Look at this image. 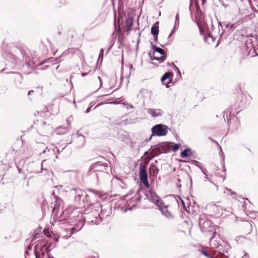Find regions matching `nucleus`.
Wrapping results in <instances>:
<instances>
[{
	"mask_svg": "<svg viewBox=\"0 0 258 258\" xmlns=\"http://www.w3.org/2000/svg\"><path fill=\"white\" fill-rule=\"evenodd\" d=\"M37 148L39 151H40L39 154L45 153L46 152L45 149L47 148L44 143H39L37 145Z\"/></svg>",
	"mask_w": 258,
	"mask_h": 258,
	"instance_id": "18",
	"label": "nucleus"
},
{
	"mask_svg": "<svg viewBox=\"0 0 258 258\" xmlns=\"http://www.w3.org/2000/svg\"><path fill=\"white\" fill-rule=\"evenodd\" d=\"M147 112L154 117L161 116L163 112L160 109H148Z\"/></svg>",
	"mask_w": 258,
	"mask_h": 258,
	"instance_id": "11",
	"label": "nucleus"
},
{
	"mask_svg": "<svg viewBox=\"0 0 258 258\" xmlns=\"http://www.w3.org/2000/svg\"><path fill=\"white\" fill-rule=\"evenodd\" d=\"M162 214L168 218H171L173 217V215L170 212H169L167 208V206H163V204L159 207Z\"/></svg>",
	"mask_w": 258,
	"mask_h": 258,
	"instance_id": "10",
	"label": "nucleus"
},
{
	"mask_svg": "<svg viewBox=\"0 0 258 258\" xmlns=\"http://www.w3.org/2000/svg\"><path fill=\"white\" fill-rule=\"evenodd\" d=\"M12 74L14 75L15 78L16 79H21V76L20 74H19L18 73H15V72H13V73H12Z\"/></svg>",
	"mask_w": 258,
	"mask_h": 258,
	"instance_id": "22",
	"label": "nucleus"
},
{
	"mask_svg": "<svg viewBox=\"0 0 258 258\" xmlns=\"http://www.w3.org/2000/svg\"><path fill=\"white\" fill-rule=\"evenodd\" d=\"M45 161H46V160H43V161L42 162V163H41V164L40 166H41V170H43V169H43V164H44V163L45 162Z\"/></svg>",
	"mask_w": 258,
	"mask_h": 258,
	"instance_id": "29",
	"label": "nucleus"
},
{
	"mask_svg": "<svg viewBox=\"0 0 258 258\" xmlns=\"http://www.w3.org/2000/svg\"><path fill=\"white\" fill-rule=\"evenodd\" d=\"M87 75V73H83L82 74V76H83V77H85Z\"/></svg>",
	"mask_w": 258,
	"mask_h": 258,
	"instance_id": "36",
	"label": "nucleus"
},
{
	"mask_svg": "<svg viewBox=\"0 0 258 258\" xmlns=\"http://www.w3.org/2000/svg\"><path fill=\"white\" fill-rule=\"evenodd\" d=\"M27 256L29 257V258H32V256H31V254H29V256L28 255V254H27V251H26V254H25V258H27Z\"/></svg>",
	"mask_w": 258,
	"mask_h": 258,
	"instance_id": "32",
	"label": "nucleus"
},
{
	"mask_svg": "<svg viewBox=\"0 0 258 258\" xmlns=\"http://www.w3.org/2000/svg\"><path fill=\"white\" fill-rule=\"evenodd\" d=\"M112 183L114 185H118L122 189H125L127 187V184L125 182V179H123L115 177L112 179Z\"/></svg>",
	"mask_w": 258,
	"mask_h": 258,
	"instance_id": "8",
	"label": "nucleus"
},
{
	"mask_svg": "<svg viewBox=\"0 0 258 258\" xmlns=\"http://www.w3.org/2000/svg\"><path fill=\"white\" fill-rule=\"evenodd\" d=\"M211 38H212V41H214L213 38H212V37H211Z\"/></svg>",
	"mask_w": 258,
	"mask_h": 258,
	"instance_id": "46",
	"label": "nucleus"
},
{
	"mask_svg": "<svg viewBox=\"0 0 258 258\" xmlns=\"http://www.w3.org/2000/svg\"><path fill=\"white\" fill-rule=\"evenodd\" d=\"M202 172H203V173L204 174H205V175H207V171H206V170H202Z\"/></svg>",
	"mask_w": 258,
	"mask_h": 258,
	"instance_id": "37",
	"label": "nucleus"
},
{
	"mask_svg": "<svg viewBox=\"0 0 258 258\" xmlns=\"http://www.w3.org/2000/svg\"><path fill=\"white\" fill-rule=\"evenodd\" d=\"M152 170L153 171V172L154 173H156V174H157L158 172V169L157 167H156L155 166H153V168H152Z\"/></svg>",
	"mask_w": 258,
	"mask_h": 258,
	"instance_id": "26",
	"label": "nucleus"
},
{
	"mask_svg": "<svg viewBox=\"0 0 258 258\" xmlns=\"http://www.w3.org/2000/svg\"><path fill=\"white\" fill-rule=\"evenodd\" d=\"M202 253L207 257H209V253L206 251H202Z\"/></svg>",
	"mask_w": 258,
	"mask_h": 258,
	"instance_id": "27",
	"label": "nucleus"
},
{
	"mask_svg": "<svg viewBox=\"0 0 258 258\" xmlns=\"http://www.w3.org/2000/svg\"><path fill=\"white\" fill-rule=\"evenodd\" d=\"M74 212V208L70 206L64 210L60 215V220L63 221L67 220L71 217V215L73 214Z\"/></svg>",
	"mask_w": 258,
	"mask_h": 258,
	"instance_id": "7",
	"label": "nucleus"
},
{
	"mask_svg": "<svg viewBox=\"0 0 258 258\" xmlns=\"http://www.w3.org/2000/svg\"><path fill=\"white\" fill-rule=\"evenodd\" d=\"M174 69L175 71H177L178 73H179V74L180 73L179 70L176 66H174Z\"/></svg>",
	"mask_w": 258,
	"mask_h": 258,
	"instance_id": "28",
	"label": "nucleus"
},
{
	"mask_svg": "<svg viewBox=\"0 0 258 258\" xmlns=\"http://www.w3.org/2000/svg\"><path fill=\"white\" fill-rule=\"evenodd\" d=\"M222 6H223L225 8L227 7V5H225L224 4H222Z\"/></svg>",
	"mask_w": 258,
	"mask_h": 258,
	"instance_id": "41",
	"label": "nucleus"
},
{
	"mask_svg": "<svg viewBox=\"0 0 258 258\" xmlns=\"http://www.w3.org/2000/svg\"><path fill=\"white\" fill-rule=\"evenodd\" d=\"M199 225L203 232H212L215 226L208 220H204L202 217L199 219Z\"/></svg>",
	"mask_w": 258,
	"mask_h": 258,
	"instance_id": "3",
	"label": "nucleus"
},
{
	"mask_svg": "<svg viewBox=\"0 0 258 258\" xmlns=\"http://www.w3.org/2000/svg\"><path fill=\"white\" fill-rule=\"evenodd\" d=\"M179 15L178 14H176V19H175V25H176V24L177 23H179ZM175 27V26H174V27Z\"/></svg>",
	"mask_w": 258,
	"mask_h": 258,
	"instance_id": "24",
	"label": "nucleus"
},
{
	"mask_svg": "<svg viewBox=\"0 0 258 258\" xmlns=\"http://www.w3.org/2000/svg\"><path fill=\"white\" fill-rule=\"evenodd\" d=\"M90 107H89L86 111V113H88L90 111Z\"/></svg>",
	"mask_w": 258,
	"mask_h": 258,
	"instance_id": "39",
	"label": "nucleus"
},
{
	"mask_svg": "<svg viewBox=\"0 0 258 258\" xmlns=\"http://www.w3.org/2000/svg\"><path fill=\"white\" fill-rule=\"evenodd\" d=\"M210 209L217 216H222L224 214V211H226V209L223 207L215 204L210 205Z\"/></svg>",
	"mask_w": 258,
	"mask_h": 258,
	"instance_id": "6",
	"label": "nucleus"
},
{
	"mask_svg": "<svg viewBox=\"0 0 258 258\" xmlns=\"http://www.w3.org/2000/svg\"><path fill=\"white\" fill-rule=\"evenodd\" d=\"M192 155V152L191 150L187 148L186 149L184 150L181 153V156L182 157H189Z\"/></svg>",
	"mask_w": 258,
	"mask_h": 258,
	"instance_id": "17",
	"label": "nucleus"
},
{
	"mask_svg": "<svg viewBox=\"0 0 258 258\" xmlns=\"http://www.w3.org/2000/svg\"><path fill=\"white\" fill-rule=\"evenodd\" d=\"M153 136H152V135L150 136V137L148 139H147V140H146V141H147V142L150 141L151 140V139H152V137H153Z\"/></svg>",
	"mask_w": 258,
	"mask_h": 258,
	"instance_id": "33",
	"label": "nucleus"
},
{
	"mask_svg": "<svg viewBox=\"0 0 258 258\" xmlns=\"http://www.w3.org/2000/svg\"><path fill=\"white\" fill-rule=\"evenodd\" d=\"M238 14H240V12L239 9L238 10Z\"/></svg>",
	"mask_w": 258,
	"mask_h": 258,
	"instance_id": "42",
	"label": "nucleus"
},
{
	"mask_svg": "<svg viewBox=\"0 0 258 258\" xmlns=\"http://www.w3.org/2000/svg\"><path fill=\"white\" fill-rule=\"evenodd\" d=\"M78 134H79V133H78ZM78 137L80 138L81 139H82L83 141L85 140V137L84 136L78 135Z\"/></svg>",
	"mask_w": 258,
	"mask_h": 258,
	"instance_id": "30",
	"label": "nucleus"
},
{
	"mask_svg": "<svg viewBox=\"0 0 258 258\" xmlns=\"http://www.w3.org/2000/svg\"><path fill=\"white\" fill-rule=\"evenodd\" d=\"M159 33V22H156L151 27V33L154 35H158Z\"/></svg>",
	"mask_w": 258,
	"mask_h": 258,
	"instance_id": "15",
	"label": "nucleus"
},
{
	"mask_svg": "<svg viewBox=\"0 0 258 258\" xmlns=\"http://www.w3.org/2000/svg\"><path fill=\"white\" fill-rule=\"evenodd\" d=\"M152 48L154 49L155 51H156L157 52L159 53V54L162 55V56H164V51L163 49L159 48L158 47H157L155 45L152 44Z\"/></svg>",
	"mask_w": 258,
	"mask_h": 258,
	"instance_id": "20",
	"label": "nucleus"
},
{
	"mask_svg": "<svg viewBox=\"0 0 258 258\" xmlns=\"http://www.w3.org/2000/svg\"><path fill=\"white\" fill-rule=\"evenodd\" d=\"M244 258H248V255L247 254V253H245L244 255Z\"/></svg>",
	"mask_w": 258,
	"mask_h": 258,
	"instance_id": "38",
	"label": "nucleus"
},
{
	"mask_svg": "<svg viewBox=\"0 0 258 258\" xmlns=\"http://www.w3.org/2000/svg\"><path fill=\"white\" fill-rule=\"evenodd\" d=\"M130 108H133L134 106L132 105H129L126 106V109H128Z\"/></svg>",
	"mask_w": 258,
	"mask_h": 258,
	"instance_id": "31",
	"label": "nucleus"
},
{
	"mask_svg": "<svg viewBox=\"0 0 258 258\" xmlns=\"http://www.w3.org/2000/svg\"><path fill=\"white\" fill-rule=\"evenodd\" d=\"M211 38H212V41H214L213 38H212V37H211Z\"/></svg>",
	"mask_w": 258,
	"mask_h": 258,
	"instance_id": "45",
	"label": "nucleus"
},
{
	"mask_svg": "<svg viewBox=\"0 0 258 258\" xmlns=\"http://www.w3.org/2000/svg\"><path fill=\"white\" fill-rule=\"evenodd\" d=\"M210 245L212 248L219 247V242L217 241V240L215 238V236L211 238L210 240Z\"/></svg>",
	"mask_w": 258,
	"mask_h": 258,
	"instance_id": "16",
	"label": "nucleus"
},
{
	"mask_svg": "<svg viewBox=\"0 0 258 258\" xmlns=\"http://www.w3.org/2000/svg\"><path fill=\"white\" fill-rule=\"evenodd\" d=\"M103 49H101L98 59H101V60H102V59H103Z\"/></svg>",
	"mask_w": 258,
	"mask_h": 258,
	"instance_id": "23",
	"label": "nucleus"
},
{
	"mask_svg": "<svg viewBox=\"0 0 258 258\" xmlns=\"http://www.w3.org/2000/svg\"><path fill=\"white\" fill-rule=\"evenodd\" d=\"M203 4L206 1V0H202Z\"/></svg>",
	"mask_w": 258,
	"mask_h": 258,
	"instance_id": "43",
	"label": "nucleus"
},
{
	"mask_svg": "<svg viewBox=\"0 0 258 258\" xmlns=\"http://www.w3.org/2000/svg\"><path fill=\"white\" fill-rule=\"evenodd\" d=\"M72 195H75V201L80 204L81 206L84 204V199H82L87 196L86 192L79 188H72L70 190Z\"/></svg>",
	"mask_w": 258,
	"mask_h": 258,
	"instance_id": "2",
	"label": "nucleus"
},
{
	"mask_svg": "<svg viewBox=\"0 0 258 258\" xmlns=\"http://www.w3.org/2000/svg\"><path fill=\"white\" fill-rule=\"evenodd\" d=\"M91 169L95 172L97 171L104 172V171L105 170V166L100 162H97L91 165Z\"/></svg>",
	"mask_w": 258,
	"mask_h": 258,
	"instance_id": "9",
	"label": "nucleus"
},
{
	"mask_svg": "<svg viewBox=\"0 0 258 258\" xmlns=\"http://www.w3.org/2000/svg\"><path fill=\"white\" fill-rule=\"evenodd\" d=\"M174 33V30H173L171 31V32L170 33V35H169V37H170L171 35H173V34Z\"/></svg>",
	"mask_w": 258,
	"mask_h": 258,
	"instance_id": "34",
	"label": "nucleus"
},
{
	"mask_svg": "<svg viewBox=\"0 0 258 258\" xmlns=\"http://www.w3.org/2000/svg\"><path fill=\"white\" fill-rule=\"evenodd\" d=\"M139 177L140 181L145 185L146 187L149 188L150 185L148 182V175L147 173V167L142 164L140 165L139 167Z\"/></svg>",
	"mask_w": 258,
	"mask_h": 258,
	"instance_id": "4",
	"label": "nucleus"
},
{
	"mask_svg": "<svg viewBox=\"0 0 258 258\" xmlns=\"http://www.w3.org/2000/svg\"><path fill=\"white\" fill-rule=\"evenodd\" d=\"M180 147V145L177 144H174L173 146H172V151L174 152L177 151Z\"/></svg>",
	"mask_w": 258,
	"mask_h": 258,
	"instance_id": "21",
	"label": "nucleus"
},
{
	"mask_svg": "<svg viewBox=\"0 0 258 258\" xmlns=\"http://www.w3.org/2000/svg\"><path fill=\"white\" fill-rule=\"evenodd\" d=\"M33 90H30L29 91V93H28V95H30L32 94V93H33Z\"/></svg>",
	"mask_w": 258,
	"mask_h": 258,
	"instance_id": "35",
	"label": "nucleus"
},
{
	"mask_svg": "<svg viewBox=\"0 0 258 258\" xmlns=\"http://www.w3.org/2000/svg\"><path fill=\"white\" fill-rule=\"evenodd\" d=\"M98 80H99V81L100 85H99V88L97 89V90H98L99 88H100L102 87V79H101V78H100V77H98Z\"/></svg>",
	"mask_w": 258,
	"mask_h": 258,
	"instance_id": "25",
	"label": "nucleus"
},
{
	"mask_svg": "<svg viewBox=\"0 0 258 258\" xmlns=\"http://www.w3.org/2000/svg\"><path fill=\"white\" fill-rule=\"evenodd\" d=\"M149 55H150V58H151V60H158V61H159V62L160 63L163 62L166 59V56H162L159 57H155V56H152L150 53H149Z\"/></svg>",
	"mask_w": 258,
	"mask_h": 258,
	"instance_id": "19",
	"label": "nucleus"
},
{
	"mask_svg": "<svg viewBox=\"0 0 258 258\" xmlns=\"http://www.w3.org/2000/svg\"><path fill=\"white\" fill-rule=\"evenodd\" d=\"M147 199L151 202L154 203L158 207H160L162 205V202L160 201L159 197L153 191L150 190L147 194Z\"/></svg>",
	"mask_w": 258,
	"mask_h": 258,
	"instance_id": "5",
	"label": "nucleus"
},
{
	"mask_svg": "<svg viewBox=\"0 0 258 258\" xmlns=\"http://www.w3.org/2000/svg\"><path fill=\"white\" fill-rule=\"evenodd\" d=\"M154 38L155 40L156 41L157 40V35L154 36Z\"/></svg>",
	"mask_w": 258,
	"mask_h": 258,
	"instance_id": "40",
	"label": "nucleus"
},
{
	"mask_svg": "<svg viewBox=\"0 0 258 258\" xmlns=\"http://www.w3.org/2000/svg\"><path fill=\"white\" fill-rule=\"evenodd\" d=\"M178 181H180V179H178Z\"/></svg>",
	"mask_w": 258,
	"mask_h": 258,
	"instance_id": "44",
	"label": "nucleus"
},
{
	"mask_svg": "<svg viewBox=\"0 0 258 258\" xmlns=\"http://www.w3.org/2000/svg\"><path fill=\"white\" fill-rule=\"evenodd\" d=\"M139 196L137 194L134 197L131 198L129 201H127V204L128 206L134 207L136 205H137L139 203Z\"/></svg>",
	"mask_w": 258,
	"mask_h": 258,
	"instance_id": "13",
	"label": "nucleus"
},
{
	"mask_svg": "<svg viewBox=\"0 0 258 258\" xmlns=\"http://www.w3.org/2000/svg\"><path fill=\"white\" fill-rule=\"evenodd\" d=\"M84 226V222L82 221H80L78 222V225H76L75 227H73L71 229V235L69 236L70 237L72 235H73L74 233L77 231H79Z\"/></svg>",
	"mask_w": 258,
	"mask_h": 258,
	"instance_id": "14",
	"label": "nucleus"
},
{
	"mask_svg": "<svg viewBox=\"0 0 258 258\" xmlns=\"http://www.w3.org/2000/svg\"><path fill=\"white\" fill-rule=\"evenodd\" d=\"M170 73L169 72L165 73L161 78V81L163 84L165 85L168 87V84L171 82V79L170 77Z\"/></svg>",
	"mask_w": 258,
	"mask_h": 258,
	"instance_id": "12",
	"label": "nucleus"
},
{
	"mask_svg": "<svg viewBox=\"0 0 258 258\" xmlns=\"http://www.w3.org/2000/svg\"><path fill=\"white\" fill-rule=\"evenodd\" d=\"M168 130V126L164 124H156L151 128L152 136L159 137L166 136Z\"/></svg>",
	"mask_w": 258,
	"mask_h": 258,
	"instance_id": "1",
	"label": "nucleus"
}]
</instances>
